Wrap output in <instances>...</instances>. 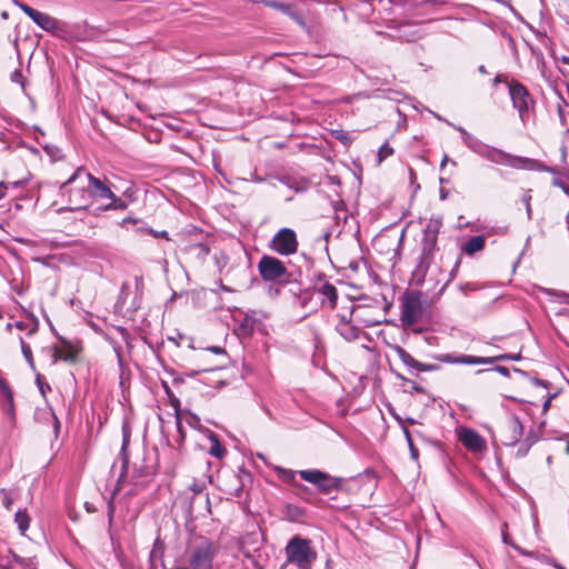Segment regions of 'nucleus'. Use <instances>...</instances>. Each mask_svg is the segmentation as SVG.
Returning <instances> with one entry per match:
<instances>
[{"label": "nucleus", "instance_id": "nucleus-55", "mask_svg": "<svg viewBox=\"0 0 569 569\" xmlns=\"http://www.w3.org/2000/svg\"><path fill=\"white\" fill-rule=\"evenodd\" d=\"M29 150H30L31 152L36 153V154H38V153H39V150H38L37 148L32 147V146H30V147H29Z\"/></svg>", "mask_w": 569, "mask_h": 569}, {"label": "nucleus", "instance_id": "nucleus-45", "mask_svg": "<svg viewBox=\"0 0 569 569\" xmlns=\"http://www.w3.org/2000/svg\"><path fill=\"white\" fill-rule=\"evenodd\" d=\"M403 432H405L406 439L408 441V445H411V442H413V441H412V437H411V433L408 430V428H403Z\"/></svg>", "mask_w": 569, "mask_h": 569}, {"label": "nucleus", "instance_id": "nucleus-51", "mask_svg": "<svg viewBox=\"0 0 569 569\" xmlns=\"http://www.w3.org/2000/svg\"><path fill=\"white\" fill-rule=\"evenodd\" d=\"M197 247H199V248H200L202 251H204L206 253H208V252H209V248H208L206 244H203V243H198V244H197Z\"/></svg>", "mask_w": 569, "mask_h": 569}, {"label": "nucleus", "instance_id": "nucleus-23", "mask_svg": "<svg viewBox=\"0 0 569 569\" xmlns=\"http://www.w3.org/2000/svg\"><path fill=\"white\" fill-rule=\"evenodd\" d=\"M210 448L209 453L218 459L223 458L227 455L226 448L220 443L218 437L214 433L210 436Z\"/></svg>", "mask_w": 569, "mask_h": 569}, {"label": "nucleus", "instance_id": "nucleus-46", "mask_svg": "<svg viewBox=\"0 0 569 569\" xmlns=\"http://www.w3.org/2000/svg\"><path fill=\"white\" fill-rule=\"evenodd\" d=\"M511 546L518 550L521 555H526V556H531V552H528L526 550H523L522 548H520L518 545H515V543H511Z\"/></svg>", "mask_w": 569, "mask_h": 569}, {"label": "nucleus", "instance_id": "nucleus-40", "mask_svg": "<svg viewBox=\"0 0 569 569\" xmlns=\"http://www.w3.org/2000/svg\"><path fill=\"white\" fill-rule=\"evenodd\" d=\"M190 489L192 490V492H193L194 495H200V493H202V491H203V489H204V486H203L202 483H197V482H194V483L190 487Z\"/></svg>", "mask_w": 569, "mask_h": 569}, {"label": "nucleus", "instance_id": "nucleus-7", "mask_svg": "<svg viewBox=\"0 0 569 569\" xmlns=\"http://www.w3.org/2000/svg\"><path fill=\"white\" fill-rule=\"evenodd\" d=\"M257 268L262 280L267 282H282L290 276L283 261L268 254L260 258Z\"/></svg>", "mask_w": 569, "mask_h": 569}, {"label": "nucleus", "instance_id": "nucleus-60", "mask_svg": "<svg viewBox=\"0 0 569 569\" xmlns=\"http://www.w3.org/2000/svg\"><path fill=\"white\" fill-rule=\"evenodd\" d=\"M17 327L21 330L24 329V325L22 322H17Z\"/></svg>", "mask_w": 569, "mask_h": 569}, {"label": "nucleus", "instance_id": "nucleus-14", "mask_svg": "<svg viewBox=\"0 0 569 569\" xmlns=\"http://www.w3.org/2000/svg\"><path fill=\"white\" fill-rule=\"evenodd\" d=\"M89 191H90V202L93 198L100 199H111L113 202L106 206V209H116L123 204L122 200L118 198L109 187H107L100 179L93 177L89 173Z\"/></svg>", "mask_w": 569, "mask_h": 569}, {"label": "nucleus", "instance_id": "nucleus-59", "mask_svg": "<svg viewBox=\"0 0 569 569\" xmlns=\"http://www.w3.org/2000/svg\"><path fill=\"white\" fill-rule=\"evenodd\" d=\"M37 382H38V386H40L42 383L41 375H39V373L37 375Z\"/></svg>", "mask_w": 569, "mask_h": 569}, {"label": "nucleus", "instance_id": "nucleus-10", "mask_svg": "<svg viewBox=\"0 0 569 569\" xmlns=\"http://www.w3.org/2000/svg\"><path fill=\"white\" fill-rule=\"evenodd\" d=\"M18 7L42 30L51 32L53 34L63 31L62 23L58 19L51 17L50 14L38 11L32 7L28 6L27 3L22 2L18 3Z\"/></svg>", "mask_w": 569, "mask_h": 569}, {"label": "nucleus", "instance_id": "nucleus-64", "mask_svg": "<svg viewBox=\"0 0 569 569\" xmlns=\"http://www.w3.org/2000/svg\"><path fill=\"white\" fill-rule=\"evenodd\" d=\"M254 567H256L257 569H263L262 567L258 566L257 563L254 565Z\"/></svg>", "mask_w": 569, "mask_h": 569}, {"label": "nucleus", "instance_id": "nucleus-53", "mask_svg": "<svg viewBox=\"0 0 569 569\" xmlns=\"http://www.w3.org/2000/svg\"><path fill=\"white\" fill-rule=\"evenodd\" d=\"M163 387H164V391L167 392V395L171 396V390L166 382H163Z\"/></svg>", "mask_w": 569, "mask_h": 569}, {"label": "nucleus", "instance_id": "nucleus-15", "mask_svg": "<svg viewBox=\"0 0 569 569\" xmlns=\"http://www.w3.org/2000/svg\"><path fill=\"white\" fill-rule=\"evenodd\" d=\"M59 340L60 345L53 346L52 348L53 362L61 360L74 363L82 350V347L80 343H72L62 337H60Z\"/></svg>", "mask_w": 569, "mask_h": 569}, {"label": "nucleus", "instance_id": "nucleus-58", "mask_svg": "<svg viewBox=\"0 0 569 569\" xmlns=\"http://www.w3.org/2000/svg\"><path fill=\"white\" fill-rule=\"evenodd\" d=\"M53 419H54V428L58 429L59 428V420L57 419L56 416H53Z\"/></svg>", "mask_w": 569, "mask_h": 569}, {"label": "nucleus", "instance_id": "nucleus-43", "mask_svg": "<svg viewBox=\"0 0 569 569\" xmlns=\"http://www.w3.org/2000/svg\"><path fill=\"white\" fill-rule=\"evenodd\" d=\"M208 350H210L211 352L217 353V355L226 353V350L221 347H210V348H208Z\"/></svg>", "mask_w": 569, "mask_h": 569}, {"label": "nucleus", "instance_id": "nucleus-44", "mask_svg": "<svg viewBox=\"0 0 569 569\" xmlns=\"http://www.w3.org/2000/svg\"><path fill=\"white\" fill-rule=\"evenodd\" d=\"M409 448H410L412 458L417 459L418 458V449L415 447L413 442H411V445H409Z\"/></svg>", "mask_w": 569, "mask_h": 569}, {"label": "nucleus", "instance_id": "nucleus-32", "mask_svg": "<svg viewBox=\"0 0 569 569\" xmlns=\"http://www.w3.org/2000/svg\"><path fill=\"white\" fill-rule=\"evenodd\" d=\"M393 153V149L389 144H381L378 150V163H381L385 159Z\"/></svg>", "mask_w": 569, "mask_h": 569}, {"label": "nucleus", "instance_id": "nucleus-18", "mask_svg": "<svg viewBox=\"0 0 569 569\" xmlns=\"http://www.w3.org/2000/svg\"><path fill=\"white\" fill-rule=\"evenodd\" d=\"M258 325L259 322L254 317L244 315L243 319L236 328V333L240 338H248L253 333Z\"/></svg>", "mask_w": 569, "mask_h": 569}, {"label": "nucleus", "instance_id": "nucleus-35", "mask_svg": "<svg viewBox=\"0 0 569 569\" xmlns=\"http://www.w3.org/2000/svg\"><path fill=\"white\" fill-rule=\"evenodd\" d=\"M177 430H178V433H179V439L177 440L179 442V445H181L183 441H184V438H186V433L183 431V427H182V422H181V417H178L177 418Z\"/></svg>", "mask_w": 569, "mask_h": 569}, {"label": "nucleus", "instance_id": "nucleus-41", "mask_svg": "<svg viewBox=\"0 0 569 569\" xmlns=\"http://www.w3.org/2000/svg\"><path fill=\"white\" fill-rule=\"evenodd\" d=\"M555 397V395H549L546 397V400L543 401L542 403V410L543 412H547V410L549 409L550 405H551V400L552 398Z\"/></svg>", "mask_w": 569, "mask_h": 569}, {"label": "nucleus", "instance_id": "nucleus-26", "mask_svg": "<svg viewBox=\"0 0 569 569\" xmlns=\"http://www.w3.org/2000/svg\"><path fill=\"white\" fill-rule=\"evenodd\" d=\"M14 520L18 525L19 530L22 533L28 530L29 525H30V517L26 510L17 511Z\"/></svg>", "mask_w": 569, "mask_h": 569}, {"label": "nucleus", "instance_id": "nucleus-47", "mask_svg": "<svg viewBox=\"0 0 569 569\" xmlns=\"http://www.w3.org/2000/svg\"><path fill=\"white\" fill-rule=\"evenodd\" d=\"M239 478L243 482V478L250 479L251 478V473L248 472V471L242 470L241 473L239 475Z\"/></svg>", "mask_w": 569, "mask_h": 569}, {"label": "nucleus", "instance_id": "nucleus-24", "mask_svg": "<svg viewBox=\"0 0 569 569\" xmlns=\"http://www.w3.org/2000/svg\"><path fill=\"white\" fill-rule=\"evenodd\" d=\"M538 439H539V437L535 432V430H532V429L529 430L523 442L521 443V446L518 449V455L526 456L528 450L530 449V447L532 445H535L538 441Z\"/></svg>", "mask_w": 569, "mask_h": 569}, {"label": "nucleus", "instance_id": "nucleus-33", "mask_svg": "<svg viewBox=\"0 0 569 569\" xmlns=\"http://www.w3.org/2000/svg\"><path fill=\"white\" fill-rule=\"evenodd\" d=\"M312 299V293L308 290H305L302 291L299 297H298V301H299V305L302 307V308H306L308 302Z\"/></svg>", "mask_w": 569, "mask_h": 569}, {"label": "nucleus", "instance_id": "nucleus-52", "mask_svg": "<svg viewBox=\"0 0 569 569\" xmlns=\"http://www.w3.org/2000/svg\"><path fill=\"white\" fill-rule=\"evenodd\" d=\"M4 506L7 507V509L10 508L11 506V500L9 498H4V501H3Z\"/></svg>", "mask_w": 569, "mask_h": 569}, {"label": "nucleus", "instance_id": "nucleus-37", "mask_svg": "<svg viewBox=\"0 0 569 569\" xmlns=\"http://www.w3.org/2000/svg\"><path fill=\"white\" fill-rule=\"evenodd\" d=\"M500 82L506 83L509 87V83L511 82V80H509L508 76H506L503 73H499L495 77L493 84H497Z\"/></svg>", "mask_w": 569, "mask_h": 569}, {"label": "nucleus", "instance_id": "nucleus-19", "mask_svg": "<svg viewBox=\"0 0 569 569\" xmlns=\"http://www.w3.org/2000/svg\"><path fill=\"white\" fill-rule=\"evenodd\" d=\"M274 472H276V475L278 476V478L281 481H283L286 483H289V485H292L296 488H298L299 490H306L307 489L306 486L296 482V472L293 470L286 469V468H282V467H274Z\"/></svg>", "mask_w": 569, "mask_h": 569}, {"label": "nucleus", "instance_id": "nucleus-4", "mask_svg": "<svg viewBox=\"0 0 569 569\" xmlns=\"http://www.w3.org/2000/svg\"><path fill=\"white\" fill-rule=\"evenodd\" d=\"M286 560L298 569H310L317 560L318 553L312 547V541L299 535L293 536L284 548Z\"/></svg>", "mask_w": 569, "mask_h": 569}, {"label": "nucleus", "instance_id": "nucleus-3", "mask_svg": "<svg viewBox=\"0 0 569 569\" xmlns=\"http://www.w3.org/2000/svg\"><path fill=\"white\" fill-rule=\"evenodd\" d=\"M218 551L219 546L211 539L203 536L194 537L187 550L190 569H211Z\"/></svg>", "mask_w": 569, "mask_h": 569}, {"label": "nucleus", "instance_id": "nucleus-20", "mask_svg": "<svg viewBox=\"0 0 569 569\" xmlns=\"http://www.w3.org/2000/svg\"><path fill=\"white\" fill-rule=\"evenodd\" d=\"M492 152H496L499 156V159H493L495 161L507 162L512 166L521 164L523 167H531L535 164V161L529 158L511 156L503 152H498L497 150H492Z\"/></svg>", "mask_w": 569, "mask_h": 569}, {"label": "nucleus", "instance_id": "nucleus-48", "mask_svg": "<svg viewBox=\"0 0 569 569\" xmlns=\"http://www.w3.org/2000/svg\"><path fill=\"white\" fill-rule=\"evenodd\" d=\"M154 237H162V238H166L167 240H169V237H168V232L167 231H161L159 233H154Z\"/></svg>", "mask_w": 569, "mask_h": 569}, {"label": "nucleus", "instance_id": "nucleus-30", "mask_svg": "<svg viewBox=\"0 0 569 569\" xmlns=\"http://www.w3.org/2000/svg\"><path fill=\"white\" fill-rule=\"evenodd\" d=\"M341 328V335L348 339H357L358 338V330L355 327L349 326L348 322H343Z\"/></svg>", "mask_w": 569, "mask_h": 569}, {"label": "nucleus", "instance_id": "nucleus-39", "mask_svg": "<svg viewBox=\"0 0 569 569\" xmlns=\"http://www.w3.org/2000/svg\"><path fill=\"white\" fill-rule=\"evenodd\" d=\"M531 190H527L526 193L523 194V201L526 203V209H527V212L530 213L531 211Z\"/></svg>", "mask_w": 569, "mask_h": 569}, {"label": "nucleus", "instance_id": "nucleus-36", "mask_svg": "<svg viewBox=\"0 0 569 569\" xmlns=\"http://www.w3.org/2000/svg\"><path fill=\"white\" fill-rule=\"evenodd\" d=\"M491 369H486V371H490ZM492 370H496L498 371L499 373H501L502 376L505 377H509V369L507 367H503V366H497L495 367ZM485 372V370H479L478 373H482Z\"/></svg>", "mask_w": 569, "mask_h": 569}, {"label": "nucleus", "instance_id": "nucleus-5", "mask_svg": "<svg viewBox=\"0 0 569 569\" xmlns=\"http://www.w3.org/2000/svg\"><path fill=\"white\" fill-rule=\"evenodd\" d=\"M509 96L513 108L518 111L521 122L526 126L535 119L536 102L529 90L519 81L511 79Z\"/></svg>", "mask_w": 569, "mask_h": 569}, {"label": "nucleus", "instance_id": "nucleus-62", "mask_svg": "<svg viewBox=\"0 0 569 569\" xmlns=\"http://www.w3.org/2000/svg\"><path fill=\"white\" fill-rule=\"evenodd\" d=\"M39 388H40V391L42 392V395H44V386H43V383H41V385L39 386Z\"/></svg>", "mask_w": 569, "mask_h": 569}, {"label": "nucleus", "instance_id": "nucleus-54", "mask_svg": "<svg viewBox=\"0 0 569 569\" xmlns=\"http://www.w3.org/2000/svg\"><path fill=\"white\" fill-rule=\"evenodd\" d=\"M478 70H479V72H480V73H483V74H485V73H487V69H486V67H485L483 64H481V66L478 68Z\"/></svg>", "mask_w": 569, "mask_h": 569}, {"label": "nucleus", "instance_id": "nucleus-21", "mask_svg": "<svg viewBox=\"0 0 569 569\" xmlns=\"http://www.w3.org/2000/svg\"><path fill=\"white\" fill-rule=\"evenodd\" d=\"M485 239L481 236H475L470 238L463 246L462 250L465 253L472 256L485 248Z\"/></svg>", "mask_w": 569, "mask_h": 569}, {"label": "nucleus", "instance_id": "nucleus-31", "mask_svg": "<svg viewBox=\"0 0 569 569\" xmlns=\"http://www.w3.org/2000/svg\"><path fill=\"white\" fill-rule=\"evenodd\" d=\"M287 513L292 520H298L305 515L303 509H301L298 506L288 505L287 506Z\"/></svg>", "mask_w": 569, "mask_h": 569}, {"label": "nucleus", "instance_id": "nucleus-61", "mask_svg": "<svg viewBox=\"0 0 569 569\" xmlns=\"http://www.w3.org/2000/svg\"><path fill=\"white\" fill-rule=\"evenodd\" d=\"M234 490H236L237 496H240V492L242 491V487L236 488Z\"/></svg>", "mask_w": 569, "mask_h": 569}, {"label": "nucleus", "instance_id": "nucleus-29", "mask_svg": "<svg viewBox=\"0 0 569 569\" xmlns=\"http://www.w3.org/2000/svg\"><path fill=\"white\" fill-rule=\"evenodd\" d=\"M20 345H21V351L23 353L24 359L27 360L29 366L32 369H34V359H33L31 347L22 338H20Z\"/></svg>", "mask_w": 569, "mask_h": 569}, {"label": "nucleus", "instance_id": "nucleus-2", "mask_svg": "<svg viewBox=\"0 0 569 569\" xmlns=\"http://www.w3.org/2000/svg\"><path fill=\"white\" fill-rule=\"evenodd\" d=\"M400 320L405 327H412L420 322L428 310V297L419 290H406L401 298Z\"/></svg>", "mask_w": 569, "mask_h": 569}, {"label": "nucleus", "instance_id": "nucleus-63", "mask_svg": "<svg viewBox=\"0 0 569 569\" xmlns=\"http://www.w3.org/2000/svg\"><path fill=\"white\" fill-rule=\"evenodd\" d=\"M447 160H448V157H447V156H445V157H443V160H442V164H443L445 162H447Z\"/></svg>", "mask_w": 569, "mask_h": 569}, {"label": "nucleus", "instance_id": "nucleus-12", "mask_svg": "<svg viewBox=\"0 0 569 569\" xmlns=\"http://www.w3.org/2000/svg\"><path fill=\"white\" fill-rule=\"evenodd\" d=\"M523 435V426L516 415L508 416L501 427L500 437L505 446L518 443Z\"/></svg>", "mask_w": 569, "mask_h": 569}, {"label": "nucleus", "instance_id": "nucleus-56", "mask_svg": "<svg viewBox=\"0 0 569 569\" xmlns=\"http://www.w3.org/2000/svg\"><path fill=\"white\" fill-rule=\"evenodd\" d=\"M565 452L569 455V440L566 442Z\"/></svg>", "mask_w": 569, "mask_h": 569}, {"label": "nucleus", "instance_id": "nucleus-38", "mask_svg": "<svg viewBox=\"0 0 569 569\" xmlns=\"http://www.w3.org/2000/svg\"><path fill=\"white\" fill-rule=\"evenodd\" d=\"M170 402H171V406L174 408L176 418L181 417V413H180V400L173 396L171 398Z\"/></svg>", "mask_w": 569, "mask_h": 569}, {"label": "nucleus", "instance_id": "nucleus-9", "mask_svg": "<svg viewBox=\"0 0 569 569\" xmlns=\"http://www.w3.org/2000/svg\"><path fill=\"white\" fill-rule=\"evenodd\" d=\"M441 227V221L438 219H430L423 229V237L421 240V263H429L437 250L438 233Z\"/></svg>", "mask_w": 569, "mask_h": 569}, {"label": "nucleus", "instance_id": "nucleus-50", "mask_svg": "<svg viewBox=\"0 0 569 569\" xmlns=\"http://www.w3.org/2000/svg\"><path fill=\"white\" fill-rule=\"evenodd\" d=\"M532 382H533L537 387H541V388H543V389H546V388H547V386H546L545 383H542V382H541L540 380H538V379H535Z\"/></svg>", "mask_w": 569, "mask_h": 569}, {"label": "nucleus", "instance_id": "nucleus-57", "mask_svg": "<svg viewBox=\"0 0 569 569\" xmlns=\"http://www.w3.org/2000/svg\"><path fill=\"white\" fill-rule=\"evenodd\" d=\"M36 331H37V327H32V328L29 330L28 335H29V336H31V335H33Z\"/></svg>", "mask_w": 569, "mask_h": 569}, {"label": "nucleus", "instance_id": "nucleus-22", "mask_svg": "<svg viewBox=\"0 0 569 569\" xmlns=\"http://www.w3.org/2000/svg\"><path fill=\"white\" fill-rule=\"evenodd\" d=\"M129 438L130 436L129 435H124L123 437V443H122V468H121V475L118 479V483H117V487H116V490H120L122 488V485L124 482V479H126V475L128 472V463H129V459H128V456L126 453V449H127V446L129 445Z\"/></svg>", "mask_w": 569, "mask_h": 569}, {"label": "nucleus", "instance_id": "nucleus-11", "mask_svg": "<svg viewBox=\"0 0 569 569\" xmlns=\"http://www.w3.org/2000/svg\"><path fill=\"white\" fill-rule=\"evenodd\" d=\"M519 357H512L509 355H496L490 357H478V356H470V355H461L456 356L451 353L443 355L440 360L445 363L450 365H491L500 360H512L518 359Z\"/></svg>", "mask_w": 569, "mask_h": 569}, {"label": "nucleus", "instance_id": "nucleus-28", "mask_svg": "<svg viewBox=\"0 0 569 569\" xmlns=\"http://www.w3.org/2000/svg\"><path fill=\"white\" fill-rule=\"evenodd\" d=\"M42 149L53 161L62 158V153L58 144H42Z\"/></svg>", "mask_w": 569, "mask_h": 569}, {"label": "nucleus", "instance_id": "nucleus-17", "mask_svg": "<svg viewBox=\"0 0 569 569\" xmlns=\"http://www.w3.org/2000/svg\"><path fill=\"white\" fill-rule=\"evenodd\" d=\"M396 353L398 358L402 361L403 365H406L409 368H413L418 371H430L433 369V366L422 363L418 360H416L408 351H406L402 347H396Z\"/></svg>", "mask_w": 569, "mask_h": 569}, {"label": "nucleus", "instance_id": "nucleus-25", "mask_svg": "<svg viewBox=\"0 0 569 569\" xmlns=\"http://www.w3.org/2000/svg\"><path fill=\"white\" fill-rule=\"evenodd\" d=\"M153 473H154V470H153L152 466L138 467L137 465H134L133 473H132L133 483L138 485L140 482L141 478L150 477Z\"/></svg>", "mask_w": 569, "mask_h": 569}, {"label": "nucleus", "instance_id": "nucleus-1", "mask_svg": "<svg viewBox=\"0 0 569 569\" xmlns=\"http://www.w3.org/2000/svg\"><path fill=\"white\" fill-rule=\"evenodd\" d=\"M89 172L79 167L72 176L61 184V191L68 196L69 203L74 209H84L90 206Z\"/></svg>", "mask_w": 569, "mask_h": 569}, {"label": "nucleus", "instance_id": "nucleus-49", "mask_svg": "<svg viewBox=\"0 0 569 569\" xmlns=\"http://www.w3.org/2000/svg\"><path fill=\"white\" fill-rule=\"evenodd\" d=\"M6 196V187L0 183V200Z\"/></svg>", "mask_w": 569, "mask_h": 569}, {"label": "nucleus", "instance_id": "nucleus-8", "mask_svg": "<svg viewBox=\"0 0 569 569\" xmlns=\"http://www.w3.org/2000/svg\"><path fill=\"white\" fill-rule=\"evenodd\" d=\"M269 248L280 256H292L297 253L299 248L297 233L290 228L279 229L271 238Z\"/></svg>", "mask_w": 569, "mask_h": 569}, {"label": "nucleus", "instance_id": "nucleus-27", "mask_svg": "<svg viewBox=\"0 0 569 569\" xmlns=\"http://www.w3.org/2000/svg\"><path fill=\"white\" fill-rule=\"evenodd\" d=\"M268 4H269L271 8H274V9H277V10H280V11H282L283 13H286V14L290 16L292 19H295V20H297V21H298V20H300V18H299L298 13L293 12V11H292V9H291V7H290L289 4L281 3V2H276V1H273V2H269Z\"/></svg>", "mask_w": 569, "mask_h": 569}, {"label": "nucleus", "instance_id": "nucleus-6", "mask_svg": "<svg viewBox=\"0 0 569 569\" xmlns=\"http://www.w3.org/2000/svg\"><path fill=\"white\" fill-rule=\"evenodd\" d=\"M298 473L305 481L315 485L321 493L327 496L340 491L345 482L342 478L332 477L318 469L300 470Z\"/></svg>", "mask_w": 569, "mask_h": 569}, {"label": "nucleus", "instance_id": "nucleus-16", "mask_svg": "<svg viewBox=\"0 0 569 569\" xmlns=\"http://www.w3.org/2000/svg\"><path fill=\"white\" fill-rule=\"evenodd\" d=\"M458 440L472 452H482L487 448L486 440L479 432L470 428H460L457 430Z\"/></svg>", "mask_w": 569, "mask_h": 569}, {"label": "nucleus", "instance_id": "nucleus-42", "mask_svg": "<svg viewBox=\"0 0 569 569\" xmlns=\"http://www.w3.org/2000/svg\"><path fill=\"white\" fill-rule=\"evenodd\" d=\"M1 388L8 395V397L12 399V391L10 390V387L6 381L1 383Z\"/></svg>", "mask_w": 569, "mask_h": 569}, {"label": "nucleus", "instance_id": "nucleus-13", "mask_svg": "<svg viewBox=\"0 0 569 569\" xmlns=\"http://www.w3.org/2000/svg\"><path fill=\"white\" fill-rule=\"evenodd\" d=\"M315 292L322 296L321 306L329 310H335L338 305V290L333 283H331L326 274L318 277V282L313 286Z\"/></svg>", "mask_w": 569, "mask_h": 569}, {"label": "nucleus", "instance_id": "nucleus-34", "mask_svg": "<svg viewBox=\"0 0 569 569\" xmlns=\"http://www.w3.org/2000/svg\"><path fill=\"white\" fill-rule=\"evenodd\" d=\"M553 187L560 188L565 193L569 194V184L561 178H553L551 181Z\"/></svg>", "mask_w": 569, "mask_h": 569}]
</instances>
